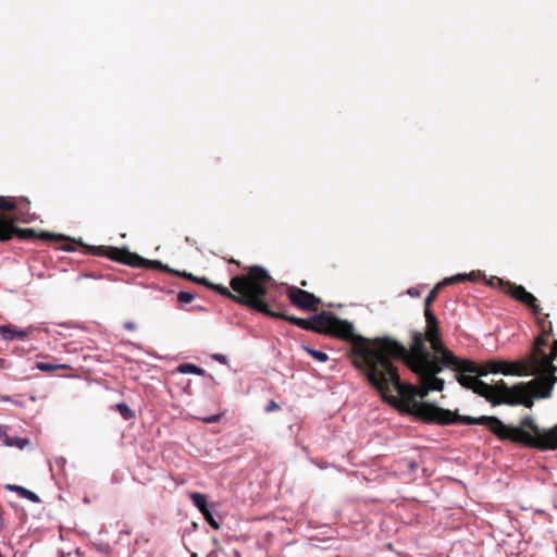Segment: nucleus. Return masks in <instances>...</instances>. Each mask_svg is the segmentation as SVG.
I'll use <instances>...</instances> for the list:
<instances>
[{
  "mask_svg": "<svg viewBox=\"0 0 557 557\" xmlns=\"http://www.w3.org/2000/svg\"><path fill=\"white\" fill-rule=\"evenodd\" d=\"M453 364L463 372H470L479 376H485L488 373H502L504 375L517 376L535 375V377L546 375L544 371L540 369L537 361L533 360L529 354L513 361L488 360L482 366H479L472 360L456 357V361Z\"/></svg>",
  "mask_w": 557,
  "mask_h": 557,
  "instance_id": "423d86ee",
  "label": "nucleus"
},
{
  "mask_svg": "<svg viewBox=\"0 0 557 557\" xmlns=\"http://www.w3.org/2000/svg\"><path fill=\"white\" fill-rule=\"evenodd\" d=\"M206 521L215 530H219L220 529V524L218 523V521L213 518L212 513L210 510L206 511L205 513H202Z\"/></svg>",
  "mask_w": 557,
  "mask_h": 557,
  "instance_id": "393cba45",
  "label": "nucleus"
},
{
  "mask_svg": "<svg viewBox=\"0 0 557 557\" xmlns=\"http://www.w3.org/2000/svg\"><path fill=\"white\" fill-rule=\"evenodd\" d=\"M124 327L128 331H135L137 329V325L133 321H127L124 323Z\"/></svg>",
  "mask_w": 557,
  "mask_h": 557,
  "instance_id": "c756f323",
  "label": "nucleus"
},
{
  "mask_svg": "<svg viewBox=\"0 0 557 557\" xmlns=\"http://www.w3.org/2000/svg\"><path fill=\"white\" fill-rule=\"evenodd\" d=\"M466 280H474V273L470 274H457L451 277H446L438 284L434 286V288L430 292V294L426 296L424 300V309H431L432 304L435 301V299L438 296L440 290L447 285L454 284V283H460L465 282Z\"/></svg>",
  "mask_w": 557,
  "mask_h": 557,
  "instance_id": "4468645a",
  "label": "nucleus"
},
{
  "mask_svg": "<svg viewBox=\"0 0 557 557\" xmlns=\"http://www.w3.org/2000/svg\"><path fill=\"white\" fill-rule=\"evenodd\" d=\"M278 409H280V406L274 400H270L269 404L265 407V411L267 412H272V411H275V410H278Z\"/></svg>",
  "mask_w": 557,
  "mask_h": 557,
  "instance_id": "cd10ccee",
  "label": "nucleus"
},
{
  "mask_svg": "<svg viewBox=\"0 0 557 557\" xmlns=\"http://www.w3.org/2000/svg\"><path fill=\"white\" fill-rule=\"evenodd\" d=\"M195 299V295L189 292H180L177 294V300L181 304H190Z\"/></svg>",
  "mask_w": 557,
  "mask_h": 557,
  "instance_id": "b1692460",
  "label": "nucleus"
},
{
  "mask_svg": "<svg viewBox=\"0 0 557 557\" xmlns=\"http://www.w3.org/2000/svg\"><path fill=\"white\" fill-rule=\"evenodd\" d=\"M424 317L426 322L425 332L413 331L411 333V344L414 345V336L417 334L421 335L422 344L425 345V342H430L431 348L435 354H444V362L454 363L456 361V356L447 349L442 341L441 331H440V322L433 311L431 309H424Z\"/></svg>",
  "mask_w": 557,
  "mask_h": 557,
  "instance_id": "1a4fd4ad",
  "label": "nucleus"
},
{
  "mask_svg": "<svg viewBox=\"0 0 557 557\" xmlns=\"http://www.w3.org/2000/svg\"><path fill=\"white\" fill-rule=\"evenodd\" d=\"M273 281L271 283L262 284V294L256 296L257 301L260 302L262 309L251 308L252 310L263 313L271 318L288 321L292 324L297 325L298 327L306 331H312L318 334L350 342L351 352L354 354V344L360 335L355 334V329L351 322L347 320H342L329 311H322L321 313H318L311 317L310 319L297 318L294 315H288L281 311H275L273 310V308H278V306L271 297H269L268 293L269 285H271Z\"/></svg>",
  "mask_w": 557,
  "mask_h": 557,
  "instance_id": "7ed1b4c3",
  "label": "nucleus"
},
{
  "mask_svg": "<svg viewBox=\"0 0 557 557\" xmlns=\"http://www.w3.org/2000/svg\"><path fill=\"white\" fill-rule=\"evenodd\" d=\"M12 209H14L12 197L0 196V211L11 212Z\"/></svg>",
  "mask_w": 557,
  "mask_h": 557,
  "instance_id": "5701e85b",
  "label": "nucleus"
},
{
  "mask_svg": "<svg viewBox=\"0 0 557 557\" xmlns=\"http://www.w3.org/2000/svg\"><path fill=\"white\" fill-rule=\"evenodd\" d=\"M302 348L307 354H309L313 359H315L319 362H325L329 360V356L321 350H315L309 346H302Z\"/></svg>",
  "mask_w": 557,
  "mask_h": 557,
  "instance_id": "412c9836",
  "label": "nucleus"
},
{
  "mask_svg": "<svg viewBox=\"0 0 557 557\" xmlns=\"http://www.w3.org/2000/svg\"><path fill=\"white\" fill-rule=\"evenodd\" d=\"M0 440L4 442V435H0Z\"/></svg>",
  "mask_w": 557,
  "mask_h": 557,
  "instance_id": "f704fd0d",
  "label": "nucleus"
},
{
  "mask_svg": "<svg viewBox=\"0 0 557 557\" xmlns=\"http://www.w3.org/2000/svg\"><path fill=\"white\" fill-rule=\"evenodd\" d=\"M87 250L90 255L107 257L112 261L133 268L153 269L174 273L173 270L163 264L161 261L145 259L141 256L129 251L126 247L120 248L113 246H89L87 247Z\"/></svg>",
  "mask_w": 557,
  "mask_h": 557,
  "instance_id": "6e6552de",
  "label": "nucleus"
},
{
  "mask_svg": "<svg viewBox=\"0 0 557 557\" xmlns=\"http://www.w3.org/2000/svg\"><path fill=\"white\" fill-rule=\"evenodd\" d=\"M177 371L180 373H193V374H197V375H203L205 374V370L202 368H199L198 366L196 364H193V363H182L177 367Z\"/></svg>",
  "mask_w": 557,
  "mask_h": 557,
  "instance_id": "6ab92c4d",
  "label": "nucleus"
},
{
  "mask_svg": "<svg viewBox=\"0 0 557 557\" xmlns=\"http://www.w3.org/2000/svg\"><path fill=\"white\" fill-rule=\"evenodd\" d=\"M535 317L541 333L534 338L529 355L533 360L537 361L540 369L546 374L537 376L536 379H541L544 383L550 384L553 389L557 382L555 374L557 372V366L554 364V361L557 360V339L553 342L549 341L553 335V324L547 320L549 314L546 313L543 317L539 314Z\"/></svg>",
  "mask_w": 557,
  "mask_h": 557,
  "instance_id": "0eeeda50",
  "label": "nucleus"
},
{
  "mask_svg": "<svg viewBox=\"0 0 557 557\" xmlns=\"http://www.w3.org/2000/svg\"><path fill=\"white\" fill-rule=\"evenodd\" d=\"M35 329L33 326H28L26 329H18L13 324L0 325V334L7 341L14 339H25L27 338Z\"/></svg>",
  "mask_w": 557,
  "mask_h": 557,
  "instance_id": "2eb2a0df",
  "label": "nucleus"
},
{
  "mask_svg": "<svg viewBox=\"0 0 557 557\" xmlns=\"http://www.w3.org/2000/svg\"><path fill=\"white\" fill-rule=\"evenodd\" d=\"M115 408L125 420H131L135 417L134 411L125 403L116 404Z\"/></svg>",
  "mask_w": 557,
  "mask_h": 557,
  "instance_id": "4be33fe9",
  "label": "nucleus"
},
{
  "mask_svg": "<svg viewBox=\"0 0 557 557\" xmlns=\"http://www.w3.org/2000/svg\"><path fill=\"white\" fill-rule=\"evenodd\" d=\"M230 262H231V263H235V264H237V265H239V264H240V262H239L238 260H235V259H231V260H230Z\"/></svg>",
  "mask_w": 557,
  "mask_h": 557,
  "instance_id": "72a5a7b5",
  "label": "nucleus"
},
{
  "mask_svg": "<svg viewBox=\"0 0 557 557\" xmlns=\"http://www.w3.org/2000/svg\"><path fill=\"white\" fill-rule=\"evenodd\" d=\"M17 236L21 239H45V240H60L65 239L62 235H54L48 232L37 233L33 228H20L13 223L12 220L8 219L4 214L0 215V242H7L12 237Z\"/></svg>",
  "mask_w": 557,
  "mask_h": 557,
  "instance_id": "9d476101",
  "label": "nucleus"
},
{
  "mask_svg": "<svg viewBox=\"0 0 557 557\" xmlns=\"http://www.w3.org/2000/svg\"><path fill=\"white\" fill-rule=\"evenodd\" d=\"M174 274L181 275V276H183V277H185V278H187L189 281L196 282V283H197V280H198V277L194 276L190 273H186V272L180 273L177 271H174Z\"/></svg>",
  "mask_w": 557,
  "mask_h": 557,
  "instance_id": "c85d7f7f",
  "label": "nucleus"
},
{
  "mask_svg": "<svg viewBox=\"0 0 557 557\" xmlns=\"http://www.w3.org/2000/svg\"><path fill=\"white\" fill-rule=\"evenodd\" d=\"M189 498L193 504L200 510L201 513H205L209 510L207 505V496L201 493L193 492L189 494Z\"/></svg>",
  "mask_w": 557,
  "mask_h": 557,
  "instance_id": "f3484780",
  "label": "nucleus"
},
{
  "mask_svg": "<svg viewBox=\"0 0 557 557\" xmlns=\"http://www.w3.org/2000/svg\"><path fill=\"white\" fill-rule=\"evenodd\" d=\"M450 368L457 372V381L462 387L484 397L493 406L523 405L527 408H532L534 398H548L552 395V385L544 383L541 379L519 382L510 387L504 380H499L491 385L480 380L476 374L463 372L455 366H450Z\"/></svg>",
  "mask_w": 557,
  "mask_h": 557,
  "instance_id": "f03ea898",
  "label": "nucleus"
},
{
  "mask_svg": "<svg viewBox=\"0 0 557 557\" xmlns=\"http://www.w3.org/2000/svg\"><path fill=\"white\" fill-rule=\"evenodd\" d=\"M14 209L11 210L12 214L5 215L12 220L13 223L22 222L27 223L33 220L30 214V201L25 197H12Z\"/></svg>",
  "mask_w": 557,
  "mask_h": 557,
  "instance_id": "ddd939ff",
  "label": "nucleus"
},
{
  "mask_svg": "<svg viewBox=\"0 0 557 557\" xmlns=\"http://www.w3.org/2000/svg\"><path fill=\"white\" fill-rule=\"evenodd\" d=\"M286 295L293 306L302 310L317 311L321 305L319 297L297 286H288Z\"/></svg>",
  "mask_w": 557,
  "mask_h": 557,
  "instance_id": "f8f14e48",
  "label": "nucleus"
},
{
  "mask_svg": "<svg viewBox=\"0 0 557 557\" xmlns=\"http://www.w3.org/2000/svg\"><path fill=\"white\" fill-rule=\"evenodd\" d=\"M213 359L219 361L220 363H226V357L221 354L213 355Z\"/></svg>",
  "mask_w": 557,
  "mask_h": 557,
  "instance_id": "7c9ffc66",
  "label": "nucleus"
},
{
  "mask_svg": "<svg viewBox=\"0 0 557 557\" xmlns=\"http://www.w3.org/2000/svg\"><path fill=\"white\" fill-rule=\"evenodd\" d=\"M63 249L69 250V251L74 250V248L72 246H64Z\"/></svg>",
  "mask_w": 557,
  "mask_h": 557,
  "instance_id": "473e14b6",
  "label": "nucleus"
},
{
  "mask_svg": "<svg viewBox=\"0 0 557 557\" xmlns=\"http://www.w3.org/2000/svg\"><path fill=\"white\" fill-rule=\"evenodd\" d=\"M408 294L411 295V296H418L419 295V293H418V290H416V288H410L408 290Z\"/></svg>",
  "mask_w": 557,
  "mask_h": 557,
  "instance_id": "2f4dec72",
  "label": "nucleus"
},
{
  "mask_svg": "<svg viewBox=\"0 0 557 557\" xmlns=\"http://www.w3.org/2000/svg\"><path fill=\"white\" fill-rule=\"evenodd\" d=\"M387 343L399 342L391 337H376L370 341L359 336L354 344L352 363L366 374L369 383L400 411L426 423L484 425L500 441H509L540 450L557 449V424L547 431H542L534 419L527 416L518 426H511L494 416L473 418L428 401H418L417 387L400 381L398 370L392 362V359H395L394 355Z\"/></svg>",
  "mask_w": 557,
  "mask_h": 557,
  "instance_id": "f257e3e1",
  "label": "nucleus"
},
{
  "mask_svg": "<svg viewBox=\"0 0 557 557\" xmlns=\"http://www.w3.org/2000/svg\"><path fill=\"white\" fill-rule=\"evenodd\" d=\"M497 281L505 294L531 309L534 315L542 313V308L539 306L535 296L529 293L522 285H517L508 281L505 282L502 278H497Z\"/></svg>",
  "mask_w": 557,
  "mask_h": 557,
  "instance_id": "9b49d317",
  "label": "nucleus"
},
{
  "mask_svg": "<svg viewBox=\"0 0 557 557\" xmlns=\"http://www.w3.org/2000/svg\"><path fill=\"white\" fill-rule=\"evenodd\" d=\"M5 488L12 492H16L21 497L29 499L33 503H39L40 498L34 492L15 484H7Z\"/></svg>",
  "mask_w": 557,
  "mask_h": 557,
  "instance_id": "dca6fc26",
  "label": "nucleus"
},
{
  "mask_svg": "<svg viewBox=\"0 0 557 557\" xmlns=\"http://www.w3.org/2000/svg\"><path fill=\"white\" fill-rule=\"evenodd\" d=\"M395 360L403 361L413 373L419 376L420 383H425L431 391L442 392L445 382L436 375L443 371L444 367L450 363L444 362V354L434 356L422 344L421 335L414 336V345L406 348L401 343H387Z\"/></svg>",
  "mask_w": 557,
  "mask_h": 557,
  "instance_id": "20e7f679",
  "label": "nucleus"
},
{
  "mask_svg": "<svg viewBox=\"0 0 557 557\" xmlns=\"http://www.w3.org/2000/svg\"><path fill=\"white\" fill-rule=\"evenodd\" d=\"M420 387H417V397H420V398H425L429 393L431 392V389H429V386H426L425 383H420Z\"/></svg>",
  "mask_w": 557,
  "mask_h": 557,
  "instance_id": "a878e982",
  "label": "nucleus"
},
{
  "mask_svg": "<svg viewBox=\"0 0 557 557\" xmlns=\"http://www.w3.org/2000/svg\"><path fill=\"white\" fill-rule=\"evenodd\" d=\"M36 368L44 371V372H52L58 369H70L69 364H57V363H49V362H37Z\"/></svg>",
  "mask_w": 557,
  "mask_h": 557,
  "instance_id": "aec40b11",
  "label": "nucleus"
},
{
  "mask_svg": "<svg viewBox=\"0 0 557 557\" xmlns=\"http://www.w3.org/2000/svg\"><path fill=\"white\" fill-rule=\"evenodd\" d=\"M221 418H222V414L219 413V414H214V416H210V417L203 418V422H206V423H215V422L220 421Z\"/></svg>",
  "mask_w": 557,
  "mask_h": 557,
  "instance_id": "bb28decb",
  "label": "nucleus"
},
{
  "mask_svg": "<svg viewBox=\"0 0 557 557\" xmlns=\"http://www.w3.org/2000/svg\"><path fill=\"white\" fill-rule=\"evenodd\" d=\"M0 435H4V445L7 446H16L23 449L28 444V440L20 437H10L2 428H0Z\"/></svg>",
  "mask_w": 557,
  "mask_h": 557,
  "instance_id": "a211bd4d",
  "label": "nucleus"
},
{
  "mask_svg": "<svg viewBox=\"0 0 557 557\" xmlns=\"http://www.w3.org/2000/svg\"><path fill=\"white\" fill-rule=\"evenodd\" d=\"M272 281L273 278L267 269L261 265H252L248 268L246 274L236 275L231 278L230 285L233 292H231L226 286L211 283L206 277H198L197 283L211 288L238 305L245 306L249 309H262V306L257 301L256 296L262 294L263 283H271Z\"/></svg>",
  "mask_w": 557,
  "mask_h": 557,
  "instance_id": "39448f33",
  "label": "nucleus"
}]
</instances>
